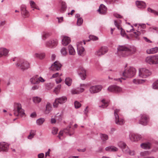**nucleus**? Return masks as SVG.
I'll return each mask as SVG.
<instances>
[{
	"instance_id": "nucleus-62",
	"label": "nucleus",
	"mask_w": 158,
	"mask_h": 158,
	"mask_svg": "<svg viewBox=\"0 0 158 158\" xmlns=\"http://www.w3.org/2000/svg\"><path fill=\"white\" fill-rule=\"evenodd\" d=\"M38 158H44V154L43 153H41L38 155Z\"/></svg>"
},
{
	"instance_id": "nucleus-36",
	"label": "nucleus",
	"mask_w": 158,
	"mask_h": 158,
	"mask_svg": "<svg viewBox=\"0 0 158 158\" xmlns=\"http://www.w3.org/2000/svg\"><path fill=\"white\" fill-rule=\"evenodd\" d=\"M147 11L148 12L154 14L155 15L158 16V11L154 10L150 7H148L147 8Z\"/></svg>"
},
{
	"instance_id": "nucleus-6",
	"label": "nucleus",
	"mask_w": 158,
	"mask_h": 158,
	"mask_svg": "<svg viewBox=\"0 0 158 158\" xmlns=\"http://www.w3.org/2000/svg\"><path fill=\"white\" fill-rule=\"evenodd\" d=\"M151 74V71L146 68H143L139 69V75L140 77L146 78L150 76Z\"/></svg>"
},
{
	"instance_id": "nucleus-53",
	"label": "nucleus",
	"mask_w": 158,
	"mask_h": 158,
	"mask_svg": "<svg viewBox=\"0 0 158 158\" xmlns=\"http://www.w3.org/2000/svg\"><path fill=\"white\" fill-rule=\"evenodd\" d=\"M71 127V126H69L68 127L66 128L64 130V132L66 133H69L70 132V129Z\"/></svg>"
},
{
	"instance_id": "nucleus-33",
	"label": "nucleus",
	"mask_w": 158,
	"mask_h": 158,
	"mask_svg": "<svg viewBox=\"0 0 158 158\" xmlns=\"http://www.w3.org/2000/svg\"><path fill=\"white\" fill-rule=\"evenodd\" d=\"M77 47L78 54L79 55H81L85 51L84 48L82 46L79 47L78 45H77Z\"/></svg>"
},
{
	"instance_id": "nucleus-28",
	"label": "nucleus",
	"mask_w": 158,
	"mask_h": 158,
	"mask_svg": "<svg viewBox=\"0 0 158 158\" xmlns=\"http://www.w3.org/2000/svg\"><path fill=\"white\" fill-rule=\"evenodd\" d=\"M45 56V54L44 53H35L34 55V57L41 60L44 58Z\"/></svg>"
},
{
	"instance_id": "nucleus-2",
	"label": "nucleus",
	"mask_w": 158,
	"mask_h": 158,
	"mask_svg": "<svg viewBox=\"0 0 158 158\" xmlns=\"http://www.w3.org/2000/svg\"><path fill=\"white\" fill-rule=\"evenodd\" d=\"M125 68V70L123 72L120 73L123 77H125L131 78L133 77L136 73V70L135 68L132 67H126Z\"/></svg>"
},
{
	"instance_id": "nucleus-45",
	"label": "nucleus",
	"mask_w": 158,
	"mask_h": 158,
	"mask_svg": "<svg viewBox=\"0 0 158 158\" xmlns=\"http://www.w3.org/2000/svg\"><path fill=\"white\" fill-rule=\"evenodd\" d=\"M152 87L153 89H158V80L155 81L152 84Z\"/></svg>"
},
{
	"instance_id": "nucleus-46",
	"label": "nucleus",
	"mask_w": 158,
	"mask_h": 158,
	"mask_svg": "<svg viewBox=\"0 0 158 158\" xmlns=\"http://www.w3.org/2000/svg\"><path fill=\"white\" fill-rule=\"evenodd\" d=\"M83 19L81 18H79L77 19V24L79 26H81L83 23Z\"/></svg>"
},
{
	"instance_id": "nucleus-44",
	"label": "nucleus",
	"mask_w": 158,
	"mask_h": 158,
	"mask_svg": "<svg viewBox=\"0 0 158 158\" xmlns=\"http://www.w3.org/2000/svg\"><path fill=\"white\" fill-rule=\"evenodd\" d=\"M75 108L78 109L81 106V104L77 101H75L74 103Z\"/></svg>"
},
{
	"instance_id": "nucleus-26",
	"label": "nucleus",
	"mask_w": 158,
	"mask_h": 158,
	"mask_svg": "<svg viewBox=\"0 0 158 158\" xmlns=\"http://www.w3.org/2000/svg\"><path fill=\"white\" fill-rule=\"evenodd\" d=\"M38 76L37 75L33 77L30 79V81L32 84L37 85L39 84Z\"/></svg>"
},
{
	"instance_id": "nucleus-50",
	"label": "nucleus",
	"mask_w": 158,
	"mask_h": 158,
	"mask_svg": "<svg viewBox=\"0 0 158 158\" xmlns=\"http://www.w3.org/2000/svg\"><path fill=\"white\" fill-rule=\"evenodd\" d=\"M52 87L53 85L51 83H48L46 85V88L48 90L52 88Z\"/></svg>"
},
{
	"instance_id": "nucleus-9",
	"label": "nucleus",
	"mask_w": 158,
	"mask_h": 158,
	"mask_svg": "<svg viewBox=\"0 0 158 158\" xmlns=\"http://www.w3.org/2000/svg\"><path fill=\"white\" fill-rule=\"evenodd\" d=\"M67 98L65 96H62L56 98L53 103V106L54 108L57 107L59 104H62L64 103L67 101Z\"/></svg>"
},
{
	"instance_id": "nucleus-1",
	"label": "nucleus",
	"mask_w": 158,
	"mask_h": 158,
	"mask_svg": "<svg viewBox=\"0 0 158 158\" xmlns=\"http://www.w3.org/2000/svg\"><path fill=\"white\" fill-rule=\"evenodd\" d=\"M117 50L119 56L126 57L135 53L136 51V48L133 45L127 47L125 45H119L117 48Z\"/></svg>"
},
{
	"instance_id": "nucleus-32",
	"label": "nucleus",
	"mask_w": 158,
	"mask_h": 158,
	"mask_svg": "<svg viewBox=\"0 0 158 158\" xmlns=\"http://www.w3.org/2000/svg\"><path fill=\"white\" fill-rule=\"evenodd\" d=\"M68 48L69 55H74L75 54V51L74 48L71 45H69Z\"/></svg>"
},
{
	"instance_id": "nucleus-52",
	"label": "nucleus",
	"mask_w": 158,
	"mask_h": 158,
	"mask_svg": "<svg viewBox=\"0 0 158 158\" xmlns=\"http://www.w3.org/2000/svg\"><path fill=\"white\" fill-rule=\"evenodd\" d=\"M58 129L56 127H53L52 129V133L54 135H56L57 133Z\"/></svg>"
},
{
	"instance_id": "nucleus-20",
	"label": "nucleus",
	"mask_w": 158,
	"mask_h": 158,
	"mask_svg": "<svg viewBox=\"0 0 158 158\" xmlns=\"http://www.w3.org/2000/svg\"><path fill=\"white\" fill-rule=\"evenodd\" d=\"M26 6L25 5H22L20 8L22 15L26 18L29 16V13L26 10Z\"/></svg>"
},
{
	"instance_id": "nucleus-24",
	"label": "nucleus",
	"mask_w": 158,
	"mask_h": 158,
	"mask_svg": "<svg viewBox=\"0 0 158 158\" xmlns=\"http://www.w3.org/2000/svg\"><path fill=\"white\" fill-rule=\"evenodd\" d=\"M63 39L62 40V43L64 46L67 45L70 42V39L69 37L64 36Z\"/></svg>"
},
{
	"instance_id": "nucleus-39",
	"label": "nucleus",
	"mask_w": 158,
	"mask_h": 158,
	"mask_svg": "<svg viewBox=\"0 0 158 158\" xmlns=\"http://www.w3.org/2000/svg\"><path fill=\"white\" fill-rule=\"evenodd\" d=\"M149 31L153 32H158V27L155 26L151 27L149 28Z\"/></svg>"
},
{
	"instance_id": "nucleus-13",
	"label": "nucleus",
	"mask_w": 158,
	"mask_h": 158,
	"mask_svg": "<svg viewBox=\"0 0 158 158\" xmlns=\"http://www.w3.org/2000/svg\"><path fill=\"white\" fill-rule=\"evenodd\" d=\"M102 88V86L100 85L92 86L90 88L89 91L91 94L97 93L101 91Z\"/></svg>"
},
{
	"instance_id": "nucleus-47",
	"label": "nucleus",
	"mask_w": 158,
	"mask_h": 158,
	"mask_svg": "<svg viewBox=\"0 0 158 158\" xmlns=\"http://www.w3.org/2000/svg\"><path fill=\"white\" fill-rule=\"evenodd\" d=\"M60 52L62 55L65 56L67 54V52L66 49L64 48H63L60 50Z\"/></svg>"
},
{
	"instance_id": "nucleus-10",
	"label": "nucleus",
	"mask_w": 158,
	"mask_h": 158,
	"mask_svg": "<svg viewBox=\"0 0 158 158\" xmlns=\"http://www.w3.org/2000/svg\"><path fill=\"white\" fill-rule=\"evenodd\" d=\"M140 118L139 123L144 126L147 125L149 121L148 116L146 114H141L140 115Z\"/></svg>"
},
{
	"instance_id": "nucleus-18",
	"label": "nucleus",
	"mask_w": 158,
	"mask_h": 158,
	"mask_svg": "<svg viewBox=\"0 0 158 158\" xmlns=\"http://www.w3.org/2000/svg\"><path fill=\"white\" fill-rule=\"evenodd\" d=\"M61 4V7L59 10L60 12L61 13H64L66 10L67 6L66 3L62 0L60 1Z\"/></svg>"
},
{
	"instance_id": "nucleus-22",
	"label": "nucleus",
	"mask_w": 158,
	"mask_h": 158,
	"mask_svg": "<svg viewBox=\"0 0 158 158\" xmlns=\"http://www.w3.org/2000/svg\"><path fill=\"white\" fill-rule=\"evenodd\" d=\"M98 11L99 13L103 15L105 14L107 11L106 7L103 4H101L99 7V8Z\"/></svg>"
},
{
	"instance_id": "nucleus-51",
	"label": "nucleus",
	"mask_w": 158,
	"mask_h": 158,
	"mask_svg": "<svg viewBox=\"0 0 158 158\" xmlns=\"http://www.w3.org/2000/svg\"><path fill=\"white\" fill-rule=\"evenodd\" d=\"M30 4L32 8H37L36 5L33 1H30Z\"/></svg>"
},
{
	"instance_id": "nucleus-7",
	"label": "nucleus",
	"mask_w": 158,
	"mask_h": 158,
	"mask_svg": "<svg viewBox=\"0 0 158 158\" xmlns=\"http://www.w3.org/2000/svg\"><path fill=\"white\" fill-rule=\"evenodd\" d=\"M146 62L150 64H158V55L154 56H149L146 57Z\"/></svg>"
},
{
	"instance_id": "nucleus-56",
	"label": "nucleus",
	"mask_w": 158,
	"mask_h": 158,
	"mask_svg": "<svg viewBox=\"0 0 158 158\" xmlns=\"http://www.w3.org/2000/svg\"><path fill=\"white\" fill-rule=\"evenodd\" d=\"M39 86L38 85H35L32 86L31 88V89L32 90H35L39 89Z\"/></svg>"
},
{
	"instance_id": "nucleus-19",
	"label": "nucleus",
	"mask_w": 158,
	"mask_h": 158,
	"mask_svg": "<svg viewBox=\"0 0 158 158\" xmlns=\"http://www.w3.org/2000/svg\"><path fill=\"white\" fill-rule=\"evenodd\" d=\"M9 145L7 143L5 142L0 143V152L7 151L8 149Z\"/></svg>"
},
{
	"instance_id": "nucleus-61",
	"label": "nucleus",
	"mask_w": 158,
	"mask_h": 158,
	"mask_svg": "<svg viewBox=\"0 0 158 158\" xmlns=\"http://www.w3.org/2000/svg\"><path fill=\"white\" fill-rule=\"evenodd\" d=\"M63 134V131H60L59 133V135H58V137L60 139H61V136H62Z\"/></svg>"
},
{
	"instance_id": "nucleus-63",
	"label": "nucleus",
	"mask_w": 158,
	"mask_h": 158,
	"mask_svg": "<svg viewBox=\"0 0 158 158\" xmlns=\"http://www.w3.org/2000/svg\"><path fill=\"white\" fill-rule=\"evenodd\" d=\"M139 25L140 27L143 29H144L146 28V25L145 24H139Z\"/></svg>"
},
{
	"instance_id": "nucleus-4",
	"label": "nucleus",
	"mask_w": 158,
	"mask_h": 158,
	"mask_svg": "<svg viewBox=\"0 0 158 158\" xmlns=\"http://www.w3.org/2000/svg\"><path fill=\"white\" fill-rule=\"evenodd\" d=\"M14 114L16 116L22 117L25 114L24 110L22 108L20 104L15 103L14 105Z\"/></svg>"
},
{
	"instance_id": "nucleus-12",
	"label": "nucleus",
	"mask_w": 158,
	"mask_h": 158,
	"mask_svg": "<svg viewBox=\"0 0 158 158\" xmlns=\"http://www.w3.org/2000/svg\"><path fill=\"white\" fill-rule=\"evenodd\" d=\"M58 41L56 39H51L49 41L46 42L45 45L46 46L51 48H53L56 47L57 45Z\"/></svg>"
},
{
	"instance_id": "nucleus-21",
	"label": "nucleus",
	"mask_w": 158,
	"mask_h": 158,
	"mask_svg": "<svg viewBox=\"0 0 158 158\" xmlns=\"http://www.w3.org/2000/svg\"><path fill=\"white\" fill-rule=\"evenodd\" d=\"M84 89L81 87L73 88L71 90L72 94H78L83 92Z\"/></svg>"
},
{
	"instance_id": "nucleus-35",
	"label": "nucleus",
	"mask_w": 158,
	"mask_h": 158,
	"mask_svg": "<svg viewBox=\"0 0 158 158\" xmlns=\"http://www.w3.org/2000/svg\"><path fill=\"white\" fill-rule=\"evenodd\" d=\"M100 136L101 139L103 142L106 141L108 139V135L105 134H100Z\"/></svg>"
},
{
	"instance_id": "nucleus-34",
	"label": "nucleus",
	"mask_w": 158,
	"mask_h": 158,
	"mask_svg": "<svg viewBox=\"0 0 158 158\" xmlns=\"http://www.w3.org/2000/svg\"><path fill=\"white\" fill-rule=\"evenodd\" d=\"M36 131L35 130H31L30 131L29 135L28 136V139H31L33 138L35 135Z\"/></svg>"
},
{
	"instance_id": "nucleus-54",
	"label": "nucleus",
	"mask_w": 158,
	"mask_h": 158,
	"mask_svg": "<svg viewBox=\"0 0 158 158\" xmlns=\"http://www.w3.org/2000/svg\"><path fill=\"white\" fill-rule=\"evenodd\" d=\"M114 16L117 18H121L122 16L116 13H114L113 14Z\"/></svg>"
},
{
	"instance_id": "nucleus-42",
	"label": "nucleus",
	"mask_w": 158,
	"mask_h": 158,
	"mask_svg": "<svg viewBox=\"0 0 158 158\" xmlns=\"http://www.w3.org/2000/svg\"><path fill=\"white\" fill-rule=\"evenodd\" d=\"M102 104L101 106H99L100 107H102L103 108L106 107L108 105V103L105 102V99H103L102 101Z\"/></svg>"
},
{
	"instance_id": "nucleus-55",
	"label": "nucleus",
	"mask_w": 158,
	"mask_h": 158,
	"mask_svg": "<svg viewBox=\"0 0 158 158\" xmlns=\"http://www.w3.org/2000/svg\"><path fill=\"white\" fill-rule=\"evenodd\" d=\"M123 79L124 80H125V78H114V80L115 81H116L118 82H122V80Z\"/></svg>"
},
{
	"instance_id": "nucleus-3",
	"label": "nucleus",
	"mask_w": 158,
	"mask_h": 158,
	"mask_svg": "<svg viewBox=\"0 0 158 158\" xmlns=\"http://www.w3.org/2000/svg\"><path fill=\"white\" fill-rule=\"evenodd\" d=\"M118 145L122 149L123 153L131 156H133L135 155V151L131 150L124 142L120 141L118 143Z\"/></svg>"
},
{
	"instance_id": "nucleus-64",
	"label": "nucleus",
	"mask_w": 158,
	"mask_h": 158,
	"mask_svg": "<svg viewBox=\"0 0 158 158\" xmlns=\"http://www.w3.org/2000/svg\"><path fill=\"white\" fill-rule=\"evenodd\" d=\"M59 74L58 73H56L52 75V78H55L59 76Z\"/></svg>"
},
{
	"instance_id": "nucleus-57",
	"label": "nucleus",
	"mask_w": 158,
	"mask_h": 158,
	"mask_svg": "<svg viewBox=\"0 0 158 158\" xmlns=\"http://www.w3.org/2000/svg\"><path fill=\"white\" fill-rule=\"evenodd\" d=\"M88 106H87L85 108V109L84 110V114L85 115H87V113L88 112Z\"/></svg>"
},
{
	"instance_id": "nucleus-15",
	"label": "nucleus",
	"mask_w": 158,
	"mask_h": 158,
	"mask_svg": "<svg viewBox=\"0 0 158 158\" xmlns=\"http://www.w3.org/2000/svg\"><path fill=\"white\" fill-rule=\"evenodd\" d=\"M62 65L58 61H55L49 68V69L53 71H58L60 69Z\"/></svg>"
},
{
	"instance_id": "nucleus-29",
	"label": "nucleus",
	"mask_w": 158,
	"mask_h": 158,
	"mask_svg": "<svg viewBox=\"0 0 158 158\" xmlns=\"http://www.w3.org/2000/svg\"><path fill=\"white\" fill-rule=\"evenodd\" d=\"M151 144L150 143L144 142L140 144L141 147L143 149H149L150 148Z\"/></svg>"
},
{
	"instance_id": "nucleus-14",
	"label": "nucleus",
	"mask_w": 158,
	"mask_h": 158,
	"mask_svg": "<svg viewBox=\"0 0 158 158\" xmlns=\"http://www.w3.org/2000/svg\"><path fill=\"white\" fill-rule=\"evenodd\" d=\"M77 73L82 80H84L86 78V71L82 67H80L77 69Z\"/></svg>"
},
{
	"instance_id": "nucleus-11",
	"label": "nucleus",
	"mask_w": 158,
	"mask_h": 158,
	"mask_svg": "<svg viewBox=\"0 0 158 158\" xmlns=\"http://www.w3.org/2000/svg\"><path fill=\"white\" fill-rule=\"evenodd\" d=\"M108 51V48L107 47L105 46L102 47L95 52V55L99 57L107 52Z\"/></svg>"
},
{
	"instance_id": "nucleus-27",
	"label": "nucleus",
	"mask_w": 158,
	"mask_h": 158,
	"mask_svg": "<svg viewBox=\"0 0 158 158\" xmlns=\"http://www.w3.org/2000/svg\"><path fill=\"white\" fill-rule=\"evenodd\" d=\"M105 150L106 151L108 152H114L117 151L118 150V149L117 148L115 147V146H111L106 147L105 148Z\"/></svg>"
},
{
	"instance_id": "nucleus-17",
	"label": "nucleus",
	"mask_w": 158,
	"mask_h": 158,
	"mask_svg": "<svg viewBox=\"0 0 158 158\" xmlns=\"http://www.w3.org/2000/svg\"><path fill=\"white\" fill-rule=\"evenodd\" d=\"M135 3L137 7L141 9H145L147 6L146 3L142 1H136Z\"/></svg>"
},
{
	"instance_id": "nucleus-25",
	"label": "nucleus",
	"mask_w": 158,
	"mask_h": 158,
	"mask_svg": "<svg viewBox=\"0 0 158 158\" xmlns=\"http://www.w3.org/2000/svg\"><path fill=\"white\" fill-rule=\"evenodd\" d=\"M114 24L118 29L120 30V34L123 36H124L126 35V33L123 29L120 27L119 24L117 23L116 20L114 21Z\"/></svg>"
},
{
	"instance_id": "nucleus-60",
	"label": "nucleus",
	"mask_w": 158,
	"mask_h": 158,
	"mask_svg": "<svg viewBox=\"0 0 158 158\" xmlns=\"http://www.w3.org/2000/svg\"><path fill=\"white\" fill-rule=\"evenodd\" d=\"M38 81H39V83L40 82H43L45 81V80L41 77H40L38 78Z\"/></svg>"
},
{
	"instance_id": "nucleus-37",
	"label": "nucleus",
	"mask_w": 158,
	"mask_h": 158,
	"mask_svg": "<svg viewBox=\"0 0 158 158\" xmlns=\"http://www.w3.org/2000/svg\"><path fill=\"white\" fill-rule=\"evenodd\" d=\"M32 100L34 103H38L41 101V99L39 97L36 96L33 98Z\"/></svg>"
},
{
	"instance_id": "nucleus-48",
	"label": "nucleus",
	"mask_w": 158,
	"mask_h": 158,
	"mask_svg": "<svg viewBox=\"0 0 158 158\" xmlns=\"http://www.w3.org/2000/svg\"><path fill=\"white\" fill-rule=\"evenodd\" d=\"M135 134L136 135L135 138L136 139L135 141L140 140L143 138V136L140 135L136 134Z\"/></svg>"
},
{
	"instance_id": "nucleus-41",
	"label": "nucleus",
	"mask_w": 158,
	"mask_h": 158,
	"mask_svg": "<svg viewBox=\"0 0 158 158\" xmlns=\"http://www.w3.org/2000/svg\"><path fill=\"white\" fill-rule=\"evenodd\" d=\"M135 134L134 133L130 134L129 135V137L130 140L133 142L135 141Z\"/></svg>"
},
{
	"instance_id": "nucleus-58",
	"label": "nucleus",
	"mask_w": 158,
	"mask_h": 158,
	"mask_svg": "<svg viewBox=\"0 0 158 158\" xmlns=\"http://www.w3.org/2000/svg\"><path fill=\"white\" fill-rule=\"evenodd\" d=\"M56 18L58 19L59 23H61L63 20V17H57Z\"/></svg>"
},
{
	"instance_id": "nucleus-43",
	"label": "nucleus",
	"mask_w": 158,
	"mask_h": 158,
	"mask_svg": "<svg viewBox=\"0 0 158 158\" xmlns=\"http://www.w3.org/2000/svg\"><path fill=\"white\" fill-rule=\"evenodd\" d=\"M51 35L50 33L48 32H44L42 34V36L46 39L49 37Z\"/></svg>"
},
{
	"instance_id": "nucleus-49",
	"label": "nucleus",
	"mask_w": 158,
	"mask_h": 158,
	"mask_svg": "<svg viewBox=\"0 0 158 158\" xmlns=\"http://www.w3.org/2000/svg\"><path fill=\"white\" fill-rule=\"evenodd\" d=\"M89 40H88V41H89V40H98V38L94 35H90L89 36Z\"/></svg>"
},
{
	"instance_id": "nucleus-38",
	"label": "nucleus",
	"mask_w": 158,
	"mask_h": 158,
	"mask_svg": "<svg viewBox=\"0 0 158 158\" xmlns=\"http://www.w3.org/2000/svg\"><path fill=\"white\" fill-rule=\"evenodd\" d=\"M45 119L43 118H40L37 119L36 121L37 124L38 125H41L44 122Z\"/></svg>"
},
{
	"instance_id": "nucleus-59",
	"label": "nucleus",
	"mask_w": 158,
	"mask_h": 158,
	"mask_svg": "<svg viewBox=\"0 0 158 158\" xmlns=\"http://www.w3.org/2000/svg\"><path fill=\"white\" fill-rule=\"evenodd\" d=\"M134 33L137 36H139L141 35V32L138 31H136L134 32Z\"/></svg>"
},
{
	"instance_id": "nucleus-30",
	"label": "nucleus",
	"mask_w": 158,
	"mask_h": 158,
	"mask_svg": "<svg viewBox=\"0 0 158 158\" xmlns=\"http://www.w3.org/2000/svg\"><path fill=\"white\" fill-rule=\"evenodd\" d=\"M52 110V106L51 104L48 102L46 106V109L45 112L46 114H48Z\"/></svg>"
},
{
	"instance_id": "nucleus-5",
	"label": "nucleus",
	"mask_w": 158,
	"mask_h": 158,
	"mask_svg": "<svg viewBox=\"0 0 158 158\" xmlns=\"http://www.w3.org/2000/svg\"><path fill=\"white\" fill-rule=\"evenodd\" d=\"M17 67H20V69L24 71L30 67L29 63L27 61L22 59H19L15 64Z\"/></svg>"
},
{
	"instance_id": "nucleus-23",
	"label": "nucleus",
	"mask_w": 158,
	"mask_h": 158,
	"mask_svg": "<svg viewBox=\"0 0 158 158\" xmlns=\"http://www.w3.org/2000/svg\"><path fill=\"white\" fill-rule=\"evenodd\" d=\"M9 52V50L6 48H0V57L3 56H7Z\"/></svg>"
},
{
	"instance_id": "nucleus-8",
	"label": "nucleus",
	"mask_w": 158,
	"mask_h": 158,
	"mask_svg": "<svg viewBox=\"0 0 158 158\" xmlns=\"http://www.w3.org/2000/svg\"><path fill=\"white\" fill-rule=\"evenodd\" d=\"M119 111V109H116L114 110V114L115 118V123L117 125H122L124 123V121L123 118H119L118 114Z\"/></svg>"
},
{
	"instance_id": "nucleus-16",
	"label": "nucleus",
	"mask_w": 158,
	"mask_h": 158,
	"mask_svg": "<svg viewBox=\"0 0 158 158\" xmlns=\"http://www.w3.org/2000/svg\"><path fill=\"white\" fill-rule=\"evenodd\" d=\"M108 90L111 92L117 93L120 92L122 90V89L120 87L114 85L110 86L108 88Z\"/></svg>"
},
{
	"instance_id": "nucleus-40",
	"label": "nucleus",
	"mask_w": 158,
	"mask_h": 158,
	"mask_svg": "<svg viewBox=\"0 0 158 158\" xmlns=\"http://www.w3.org/2000/svg\"><path fill=\"white\" fill-rule=\"evenodd\" d=\"M72 80L69 77H67L65 80V83L68 86H70L72 84Z\"/></svg>"
},
{
	"instance_id": "nucleus-31",
	"label": "nucleus",
	"mask_w": 158,
	"mask_h": 158,
	"mask_svg": "<svg viewBox=\"0 0 158 158\" xmlns=\"http://www.w3.org/2000/svg\"><path fill=\"white\" fill-rule=\"evenodd\" d=\"M158 52V47H155L147 50V53L149 54H154Z\"/></svg>"
}]
</instances>
